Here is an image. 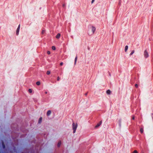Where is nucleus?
<instances>
[{"label": "nucleus", "mask_w": 153, "mask_h": 153, "mask_svg": "<svg viewBox=\"0 0 153 153\" xmlns=\"http://www.w3.org/2000/svg\"><path fill=\"white\" fill-rule=\"evenodd\" d=\"M77 127V124L75 125L74 123L73 122L72 123V128L73 130V132L74 133L75 132Z\"/></svg>", "instance_id": "obj_1"}, {"label": "nucleus", "mask_w": 153, "mask_h": 153, "mask_svg": "<svg viewBox=\"0 0 153 153\" xmlns=\"http://www.w3.org/2000/svg\"><path fill=\"white\" fill-rule=\"evenodd\" d=\"M144 55L145 58H146L149 56V55L148 52L146 50L144 51Z\"/></svg>", "instance_id": "obj_2"}, {"label": "nucleus", "mask_w": 153, "mask_h": 153, "mask_svg": "<svg viewBox=\"0 0 153 153\" xmlns=\"http://www.w3.org/2000/svg\"><path fill=\"white\" fill-rule=\"evenodd\" d=\"M20 28V25H19L17 27L16 31V34L17 35H18L19 34V29Z\"/></svg>", "instance_id": "obj_3"}, {"label": "nucleus", "mask_w": 153, "mask_h": 153, "mask_svg": "<svg viewBox=\"0 0 153 153\" xmlns=\"http://www.w3.org/2000/svg\"><path fill=\"white\" fill-rule=\"evenodd\" d=\"M96 30V29L95 27L94 26L92 27L91 31H92V34H94V32Z\"/></svg>", "instance_id": "obj_4"}, {"label": "nucleus", "mask_w": 153, "mask_h": 153, "mask_svg": "<svg viewBox=\"0 0 153 153\" xmlns=\"http://www.w3.org/2000/svg\"><path fill=\"white\" fill-rule=\"evenodd\" d=\"M51 110H48L47 113V115L48 116L51 114Z\"/></svg>", "instance_id": "obj_5"}, {"label": "nucleus", "mask_w": 153, "mask_h": 153, "mask_svg": "<svg viewBox=\"0 0 153 153\" xmlns=\"http://www.w3.org/2000/svg\"><path fill=\"white\" fill-rule=\"evenodd\" d=\"M102 123V121H100L99 123H98L97 124V125L95 126V127H97L101 125Z\"/></svg>", "instance_id": "obj_6"}, {"label": "nucleus", "mask_w": 153, "mask_h": 153, "mask_svg": "<svg viewBox=\"0 0 153 153\" xmlns=\"http://www.w3.org/2000/svg\"><path fill=\"white\" fill-rule=\"evenodd\" d=\"M60 36V34L59 33H58L57 34L56 36V38L57 39H59Z\"/></svg>", "instance_id": "obj_7"}, {"label": "nucleus", "mask_w": 153, "mask_h": 153, "mask_svg": "<svg viewBox=\"0 0 153 153\" xmlns=\"http://www.w3.org/2000/svg\"><path fill=\"white\" fill-rule=\"evenodd\" d=\"M111 91L110 90H108L106 91V93L108 94L109 95L111 94Z\"/></svg>", "instance_id": "obj_8"}, {"label": "nucleus", "mask_w": 153, "mask_h": 153, "mask_svg": "<svg viewBox=\"0 0 153 153\" xmlns=\"http://www.w3.org/2000/svg\"><path fill=\"white\" fill-rule=\"evenodd\" d=\"M128 46L127 45L126 46L125 48V52H126L128 50Z\"/></svg>", "instance_id": "obj_9"}, {"label": "nucleus", "mask_w": 153, "mask_h": 153, "mask_svg": "<svg viewBox=\"0 0 153 153\" xmlns=\"http://www.w3.org/2000/svg\"><path fill=\"white\" fill-rule=\"evenodd\" d=\"M2 144L3 148L4 149L5 147V146L3 142H2Z\"/></svg>", "instance_id": "obj_10"}, {"label": "nucleus", "mask_w": 153, "mask_h": 153, "mask_svg": "<svg viewBox=\"0 0 153 153\" xmlns=\"http://www.w3.org/2000/svg\"><path fill=\"white\" fill-rule=\"evenodd\" d=\"M61 141H59V142L58 143V144H57L58 146V147L60 146V145H61Z\"/></svg>", "instance_id": "obj_11"}, {"label": "nucleus", "mask_w": 153, "mask_h": 153, "mask_svg": "<svg viewBox=\"0 0 153 153\" xmlns=\"http://www.w3.org/2000/svg\"><path fill=\"white\" fill-rule=\"evenodd\" d=\"M77 56H76L75 59V62H74V65H76V62L77 60Z\"/></svg>", "instance_id": "obj_12"}, {"label": "nucleus", "mask_w": 153, "mask_h": 153, "mask_svg": "<svg viewBox=\"0 0 153 153\" xmlns=\"http://www.w3.org/2000/svg\"><path fill=\"white\" fill-rule=\"evenodd\" d=\"M134 52V50H133L131 52V53L130 54V56L132 55Z\"/></svg>", "instance_id": "obj_13"}, {"label": "nucleus", "mask_w": 153, "mask_h": 153, "mask_svg": "<svg viewBox=\"0 0 153 153\" xmlns=\"http://www.w3.org/2000/svg\"><path fill=\"white\" fill-rule=\"evenodd\" d=\"M40 82L39 81H38V82H36V84L38 85H40Z\"/></svg>", "instance_id": "obj_14"}, {"label": "nucleus", "mask_w": 153, "mask_h": 153, "mask_svg": "<svg viewBox=\"0 0 153 153\" xmlns=\"http://www.w3.org/2000/svg\"><path fill=\"white\" fill-rule=\"evenodd\" d=\"M143 128H141L140 129V132L141 133H142L143 132Z\"/></svg>", "instance_id": "obj_15"}, {"label": "nucleus", "mask_w": 153, "mask_h": 153, "mask_svg": "<svg viewBox=\"0 0 153 153\" xmlns=\"http://www.w3.org/2000/svg\"><path fill=\"white\" fill-rule=\"evenodd\" d=\"M42 117H40L39 119V123H40L42 121Z\"/></svg>", "instance_id": "obj_16"}, {"label": "nucleus", "mask_w": 153, "mask_h": 153, "mask_svg": "<svg viewBox=\"0 0 153 153\" xmlns=\"http://www.w3.org/2000/svg\"><path fill=\"white\" fill-rule=\"evenodd\" d=\"M50 73H51V72H50V71H47V72L46 74H47V75H49V74H50Z\"/></svg>", "instance_id": "obj_17"}, {"label": "nucleus", "mask_w": 153, "mask_h": 153, "mask_svg": "<svg viewBox=\"0 0 153 153\" xmlns=\"http://www.w3.org/2000/svg\"><path fill=\"white\" fill-rule=\"evenodd\" d=\"M28 91L30 93H31L32 92V90L31 89H29L28 90Z\"/></svg>", "instance_id": "obj_18"}, {"label": "nucleus", "mask_w": 153, "mask_h": 153, "mask_svg": "<svg viewBox=\"0 0 153 153\" xmlns=\"http://www.w3.org/2000/svg\"><path fill=\"white\" fill-rule=\"evenodd\" d=\"M52 48L53 50H55L56 49V48L55 46H53L52 47Z\"/></svg>", "instance_id": "obj_19"}, {"label": "nucleus", "mask_w": 153, "mask_h": 153, "mask_svg": "<svg viewBox=\"0 0 153 153\" xmlns=\"http://www.w3.org/2000/svg\"><path fill=\"white\" fill-rule=\"evenodd\" d=\"M138 152L136 150H135L132 153H138Z\"/></svg>", "instance_id": "obj_20"}, {"label": "nucleus", "mask_w": 153, "mask_h": 153, "mask_svg": "<svg viewBox=\"0 0 153 153\" xmlns=\"http://www.w3.org/2000/svg\"><path fill=\"white\" fill-rule=\"evenodd\" d=\"M119 124L120 126L121 123V120H119Z\"/></svg>", "instance_id": "obj_21"}, {"label": "nucleus", "mask_w": 153, "mask_h": 153, "mask_svg": "<svg viewBox=\"0 0 153 153\" xmlns=\"http://www.w3.org/2000/svg\"><path fill=\"white\" fill-rule=\"evenodd\" d=\"M47 53L48 54H50V52L49 51H47Z\"/></svg>", "instance_id": "obj_22"}, {"label": "nucleus", "mask_w": 153, "mask_h": 153, "mask_svg": "<svg viewBox=\"0 0 153 153\" xmlns=\"http://www.w3.org/2000/svg\"><path fill=\"white\" fill-rule=\"evenodd\" d=\"M45 32V30H43L42 31V34H44V33Z\"/></svg>", "instance_id": "obj_23"}, {"label": "nucleus", "mask_w": 153, "mask_h": 153, "mask_svg": "<svg viewBox=\"0 0 153 153\" xmlns=\"http://www.w3.org/2000/svg\"><path fill=\"white\" fill-rule=\"evenodd\" d=\"M59 79H60V78H59V76L57 78V80L59 81Z\"/></svg>", "instance_id": "obj_24"}, {"label": "nucleus", "mask_w": 153, "mask_h": 153, "mask_svg": "<svg viewBox=\"0 0 153 153\" xmlns=\"http://www.w3.org/2000/svg\"><path fill=\"white\" fill-rule=\"evenodd\" d=\"M63 65V63L62 62H61L60 63V65L61 66H62Z\"/></svg>", "instance_id": "obj_25"}, {"label": "nucleus", "mask_w": 153, "mask_h": 153, "mask_svg": "<svg viewBox=\"0 0 153 153\" xmlns=\"http://www.w3.org/2000/svg\"><path fill=\"white\" fill-rule=\"evenodd\" d=\"M135 87H136V88H137L138 87V85L137 84H136L135 85Z\"/></svg>", "instance_id": "obj_26"}, {"label": "nucleus", "mask_w": 153, "mask_h": 153, "mask_svg": "<svg viewBox=\"0 0 153 153\" xmlns=\"http://www.w3.org/2000/svg\"><path fill=\"white\" fill-rule=\"evenodd\" d=\"M95 0H92L91 1V3H93L94 1Z\"/></svg>", "instance_id": "obj_27"}, {"label": "nucleus", "mask_w": 153, "mask_h": 153, "mask_svg": "<svg viewBox=\"0 0 153 153\" xmlns=\"http://www.w3.org/2000/svg\"><path fill=\"white\" fill-rule=\"evenodd\" d=\"M132 119L133 120H134V117H133L132 118Z\"/></svg>", "instance_id": "obj_28"}, {"label": "nucleus", "mask_w": 153, "mask_h": 153, "mask_svg": "<svg viewBox=\"0 0 153 153\" xmlns=\"http://www.w3.org/2000/svg\"><path fill=\"white\" fill-rule=\"evenodd\" d=\"M65 6V4H63V5H62V6L63 7H64Z\"/></svg>", "instance_id": "obj_29"}, {"label": "nucleus", "mask_w": 153, "mask_h": 153, "mask_svg": "<svg viewBox=\"0 0 153 153\" xmlns=\"http://www.w3.org/2000/svg\"><path fill=\"white\" fill-rule=\"evenodd\" d=\"M87 94H88V93H85V95L86 96H87Z\"/></svg>", "instance_id": "obj_30"}, {"label": "nucleus", "mask_w": 153, "mask_h": 153, "mask_svg": "<svg viewBox=\"0 0 153 153\" xmlns=\"http://www.w3.org/2000/svg\"><path fill=\"white\" fill-rule=\"evenodd\" d=\"M45 94H47V92H46H46H45Z\"/></svg>", "instance_id": "obj_31"}]
</instances>
